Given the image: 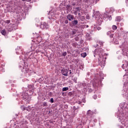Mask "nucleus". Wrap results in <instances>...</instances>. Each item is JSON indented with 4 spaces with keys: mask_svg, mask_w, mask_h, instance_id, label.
I'll return each mask as SVG.
<instances>
[{
    "mask_svg": "<svg viewBox=\"0 0 128 128\" xmlns=\"http://www.w3.org/2000/svg\"><path fill=\"white\" fill-rule=\"evenodd\" d=\"M43 106H48V104L46 103V102H44Z\"/></svg>",
    "mask_w": 128,
    "mask_h": 128,
    "instance_id": "obj_19",
    "label": "nucleus"
},
{
    "mask_svg": "<svg viewBox=\"0 0 128 128\" xmlns=\"http://www.w3.org/2000/svg\"><path fill=\"white\" fill-rule=\"evenodd\" d=\"M81 56L82 58H86V52H83L81 54Z\"/></svg>",
    "mask_w": 128,
    "mask_h": 128,
    "instance_id": "obj_11",
    "label": "nucleus"
},
{
    "mask_svg": "<svg viewBox=\"0 0 128 128\" xmlns=\"http://www.w3.org/2000/svg\"><path fill=\"white\" fill-rule=\"evenodd\" d=\"M86 38H87V40H90L91 37H90V34H86Z\"/></svg>",
    "mask_w": 128,
    "mask_h": 128,
    "instance_id": "obj_10",
    "label": "nucleus"
},
{
    "mask_svg": "<svg viewBox=\"0 0 128 128\" xmlns=\"http://www.w3.org/2000/svg\"><path fill=\"white\" fill-rule=\"evenodd\" d=\"M90 120H92V119H90Z\"/></svg>",
    "mask_w": 128,
    "mask_h": 128,
    "instance_id": "obj_52",
    "label": "nucleus"
},
{
    "mask_svg": "<svg viewBox=\"0 0 128 128\" xmlns=\"http://www.w3.org/2000/svg\"><path fill=\"white\" fill-rule=\"evenodd\" d=\"M86 18H84V16H80V20L82 22L84 20V19Z\"/></svg>",
    "mask_w": 128,
    "mask_h": 128,
    "instance_id": "obj_13",
    "label": "nucleus"
},
{
    "mask_svg": "<svg viewBox=\"0 0 128 128\" xmlns=\"http://www.w3.org/2000/svg\"><path fill=\"white\" fill-rule=\"evenodd\" d=\"M86 18H87V20H89V19H90V17L87 16H86Z\"/></svg>",
    "mask_w": 128,
    "mask_h": 128,
    "instance_id": "obj_38",
    "label": "nucleus"
},
{
    "mask_svg": "<svg viewBox=\"0 0 128 128\" xmlns=\"http://www.w3.org/2000/svg\"><path fill=\"white\" fill-rule=\"evenodd\" d=\"M38 40H38V42H42V37L38 36Z\"/></svg>",
    "mask_w": 128,
    "mask_h": 128,
    "instance_id": "obj_14",
    "label": "nucleus"
},
{
    "mask_svg": "<svg viewBox=\"0 0 128 128\" xmlns=\"http://www.w3.org/2000/svg\"><path fill=\"white\" fill-rule=\"evenodd\" d=\"M62 92H66V90H68V87H64L62 89Z\"/></svg>",
    "mask_w": 128,
    "mask_h": 128,
    "instance_id": "obj_12",
    "label": "nucleus"
},
{
    "mask_svg": "<svg viewBox=\"0 0 128 128\" xmlns=\"http://www.w3.org/2000/svg\"><path fill=\"white\" fill-rule=\"evenodd\" d=\"M38 82L40 84H42V78H40L38 79Z\"/></svg>",
    "mask_w": 128,
    "mask_h": 128,
    "instance_id": "obj_18",
    "label": "nucleus"
},
{
    "mask_svg": "<svg viewBox=\"0 0 128 128\" xmlns=\"http://www.w3.org/2000/svg\"><path fill=\"white\" fill-rule=\"evenodd\" d=\"M78 11H75L74 12V14H75L76 16V14H78Z\"/></svg>",
    "mask_w": 128,
    "mask_h": 128,
    "instance_id": "obj_29",
    "label": "nucleus"
},
{
    "mask_svg": "<svg viewBox=\"0 0 128 128\" xmlns=\"http://www.w3.org/2000/svg\"><path fill=\"white\" fill-rule=\"evenodd\" d=\"M82 102H83L85 103V102H86V100H82Z\"/></svg>",
    "mask_w": 128,
    "mask_h": 128,
    "instance_id": "obj_37",
    "label": "nucleus"
},
{
    "mask_svg": "<svg viewBox=\"0 0 128 128\" xmlns=\"http://www.w3.org/2000/svg\"><path fill=\"white\" fill-rule=\"evenodd\" d=\"M26 110H28V109H26Z\"/></svg>",
    "mask_w": 128,
    "mask_h": 128,
    "instance_id": "obj_50",
    "label": "nucleus"
},
{
    "mask_svg": "<svg viewBox=\"0 0 128 128\" xmlns=\"http://www.w3.org/2000/svg\"><path fill=\"white\" fill-rule=\"evenodd\" d=\"M67 18L68 20H73L74 18V15H72L70 14H68L67 16Z\"/></svg>",
    "mask_w": 128,
    "mask_h": 128,
    "instance_id": "obj_5",
    "label": "nucleus"
},
{
    "mask_svg": "<svg viewBox=\"0 0 128 128\" xmlns=\"http://www.w3.org/2000/svg\"><path fill=\"white\" fill-rule=\"evenodd\" d=\"M110 34H111L110 31H108V32H107L108 36H110Z\"/></svg>",
    "mask_w": 128,
    "mask_h": 128,
    "instance_id": "obj_31",
    "label": "nucleus"
},
{
    "mask_svg": "<svg viewBox=\"0 0 128 128\" xmlns=\"http://www.w3.org/2000/svg\"><path fill=\"white\" fill-rule=\"evenodd\" d=\"M8 31H9V32H12V30H8Z\"/></svg>",
    "mask_w": 128,
    "mask_h": 128,
    "instance_id": "obj_48",
    "label": "nucleus"
},
{
    "mask_svg": "<svg viewBox=\"0 0 128 128\" xmlns=\"http://www.w3.org/2000/svg\"><path fill=\"white\" fill-rule=\"evenodd\" d=\"M78 104H82V106H84V104H82V102H81L80 101L78 102Z\"/></svg>",
    "mask_w": 128,
    "mask_h": 128,
    "instance_id": "obj_24",
    "label": "nucleus"
},
{
    "mask_svg": "<svg viewBox=\"0 0 128 128\" xmlns=\"http://www.w3.org/2000/svg\"><path fill=\"white\" fill-rule=\"evenodd\" d=\"M88 26L86 25V28H88Z\"/></svg>",
    "mask_w": 128,
    "mask_h": 128,
    "instance_id": "obj_47",
    "label": "nucleus"
},
{
    "mask_svg": "<svg viewBox=\"0 0 128 128\" xmlns=\"http://www.w3.org/2000/svg\"><path fill=\"white\" fill-rule=\"evenodd\" d=\"M98 14H100V12H97Z\"/></svg>",
    "mask_w": 128,
    "mask_h": 128,
    "instance_id": "obj_44",
    "label": "nucleus"
},
{
    "mask_svg": "<svg viewBox=\"0 0 128 128\" xmlns=\"http://www.w3.org/2000/svg\"><path fill=\"white\" fill-rule=\"evenodd\" d=\"M110 38H114V34H110Z\"/></svg>",
    "mask_w": 128,
    "mask_h": 128,
    "instance_id": "obj_28",
    "label": "nucleus"
},
{
    "mask_svg": "<svg viewBox=\"0 0 128 128\" xmlns=\"http://www.w3.org/2000/svg\"><path fill=\"white\" fill-rule=\"evenodd\" d=\"M52 18V16H51V17H50V16H49V19H50H50Z\"/></svg>",
    "mask_w": 128,
    "mask_h": 128,
    "instance_id": "obj_39",
    "label": "nucleus"
},
{
    "mask_svg": "<svg viewBox=\"0 0 128 128\" xmlns=\"http://www.w3.org/2000/svg\"><path fill=\"white\" fill-rule=\"evenodd\" d=\"M5 24H10V20H6L4 21Z\"/></svg>",
    "mask_w": 128,
    "mask_h": 128,
    "instance_id": "obj_16",
    "label": "nucleus"
},
{
    "mask_svg": "<svg viewBox=\"0 0 128 128\" xmlns=\"http://www.w3.org/2000/svg\"><path fill=\"white\" fill-rule=\"evenodd\" d=\"M1 34L3 36H6V30H4V29L1 31Z\"/></svg>",
    "mask_w": 128,
    "mask_h": 128,
    "instance_id": "obj_8",
    "label": "nucleus"
},
{
    "mask_svg": "<svg viewBox=\"0 0 128 128\" xmlns=\"http://www.w3.org/2000/svg\"><path fill=\"white\" fill-rule=\"evenodd\" d=\"M110 10L112 12H114L115 10L113 8H110Z\"/></svg>",
    "mask_w": 128,
    "mask_h": 128,
    "instance_id": "obj_20",
    "label": "nucleus"
},
{
    "mask_svg": "<svg viewBox=\"0 0 128 128\" xmlns=\"http://www.w3.org/2000/svg\"><path fill=\"white\" fill-rule=\"evenodd\" d=\"M73 110H76V106H73Z\"/></svg>",
    "mask_w": 128,
    "mask_h": 128,
    "instance_id": "obj_33",
    "label": "nucleus"
},
{
    "mask_svg": "<svg viewBox=\"0 0 128 128\" xmlns=\"http://www.w3.org/2000/svg\"><path fill=\"white\" fill-rule=\"evenodd\" d=\"M28 88L32 92L34 90V85H28Z\"/></svg>",
    "mask_w": 128,
    "mask_h": 128,
    "instance_id": "obj_6",
    "label": "nucleus"
},
{
    "mask_svg": "<svg viewBox=\"0 0 128 128\" xmlns=\"http://www.w3.org/2000/svg\"><path fill=\"white\" fill-rule=\"evenodd\" d=\"M108 20H112V16H108Z\"/></svg>",
    "mask_w": 128,
    "mask_h": 128,
    "instance_id": "obj_30",
    "label": "nucleus"
},
{
    "mask_svg": "<svg viewBox=\"0 0 128 128\" xmlns=\"http://www.w3.org/2000/svg\"><path fill=\"white\" fill-rule=\"evenodd\" d=\"M70 72L69 74H72V70H70Z\"/></svg>",
    "mask_w": 128,
    "mask_h": 128,
    "instance_id": "obj_43",
    "label": "nucleus"
},
{
    "mask_svg": "<svg viewBox=\"0 0 128 128\" xmlns=\"http://www.w3.org/2000/svg\"><path fill=\"white\" fill-rule=\"evenodd\" d=\"M122 20V17L120 16H118L116 17V22H120Z\"/></svg>",
    "mask_w": 128,
    "mask_h": 128,
    "instance_id": "obj_7",
    "label": "nucleus"
},
{
    "mask_svg": "<svg viewBox=\"0 0 128 128\" xmlns=\"http://www.w3.org/2000/svg\"><path fill=\"white\" fill-rule=\"evenodd\" d=\"M62 56H66V52H64L62 53Z\"/></svg>",
    "mask_w": 128,
    "mask_h": 128,
    "instance_id": "obj_17",
    "label": "nucleus"
},
{
    "mask_svg": "<svg viewBox=\"0 0 128 128\" xmlns=\"http://www.w3.org/2000/svg\"><path fill=\"white\" fill-rule=\"evenodd\" d=\"M72 34H76V32L72 31Z\"/></svg>",
    "mask_w": 128,
    "mask_h": 128,
    "instance_id": "obj_35",
    "label": "nucleus"
},
{
    "mask_svg": "<svg viewBox=\"0 0 128 128\" xmlns=\"http://www.w3.org/2000/svg\"><path fill=\"white\" fill-rule=\"evenodd\" d=\"M50 102H51L52 104H53L54 102V98H51L50 100Z\"/></svg>",
    "mask_w": 128,
    "mask_h": 128,
    "instance_id": "obj_23",
    "label": "nucleus"
},
{
    "mask_svg": "<svg viewBox=\"0 0 128 128\" xmlns=\"http://www.w3.org/2000/svg\"><path fill=\"white\" fill-rule=\"evenodd\" d=\"M78 20H74L72 21V24H74V26H76V24H78Z\"/></svg>",
    "mask_w": 128,
    "mask_h": 128,
    "instance_id": "obj_9",
    "label": "nucleus"
},
{
    "mask_svg": "<svg viewBox=\"0 0 128 128\" xmlns=\"http://www.w3.org/2000/svg\"><path fill=\"white\" fill-rule=\"evenodd\" d=\"M98 44H97L96 46H94L95 48H98Z\"/></svg>",
    "mask_w": 128,
    "mask_h": 128,
    "instance_id": "obj_41",
    "label": "nucleus"
},
{
    "mask_svg": "<svg viewBox=\"0 0 128 128\" xmlns=\"http://www.w3.org/2000/svg\"><path fill=\"white\" fill-rule=\"evenodd\" d=\"M80 13H78V16H80Z\"/></svg>",
    "mask_w": 128,
    "mask_h": 128,
    "instance_id": "obj_46",
    "label": "nucleus"
},
{
    "mask_svg": "<svg viewBox=\"0 0 128 128\" xmlns=\"http://www.w3.org/2000/svg\"><path fill=\"white\" fill-rule=\"evenodd\" d=\"M74 82L76 84V83L78 82V81L76 80V78H74Z\"/></svg>",
    "mask_w": 128,
    "mask_h": 128,
    "instance_id": "obj_25",
    "label": "nucleus"
},
{
    "mask_svg": "<svg viewBox=\"0 0 128 128\" xmlns=\"http://www.w3.org/2000/svg\"><path fill=\"white\" fill-rule=\"evenodd\" d=\"M112 30H116V28H118V27H116V25H114V26H112Z\"/></svg>",
    "mask_w": 128,
    "mask_h": 128,
    "instance_id": "obj_15",
    "label": "nucleus"
},
{
    "mask_svg": "<svg viewBox=\"0 0 128 128\" xmlns=\"http://www.w3.org/2000/svg\"><path fill=\"white\" fill-rule=\"evenodd\" d=\"M100 20H102V18ZM100 22H102V20H100Z\"/></svg>",
    "mask_w": 128,
    "mask_h": 128,
    "instance_id": "obj_51",
    "label": "nucleus"
},
{
    "mask_svg": "<svg viewBox=\"0 0 128 128\" xmlns=\"http://www.w3.org/2000/svg\"><path fill=\"white\" fill-rule=\"evenodd\" d=\"M93 98H94V100H96V95H94Z\"/></svg>",
    "mask_w": 128,
    "mask_h": 128,
    "instance_id": "obj_36",
    "label": "nucleus"
},
{
    "mask_svg": "<svg viewBox=\"0 0 128 128\" xmlns=\"http://www.w3.org/2000/svg\"><path fill=\"white\" fill-rule=\"evenodd\" d=\"M64 22H65V24H68V20H66L65 21H64Z\"/></svg>",
    "mask_w": 128,
    "mask_h": 128,
    "instance_id": "obj_32",
    "label": "nucleus"
},
{
    "mask_svg": "<svg viewBox=\"0 0 128 128\" xmlns=\"http://www.w3.org/2000/svg\"><path fill=\"white\" fill-rule=\"evenodd\" d=\"M50 14V12L48 13V14Z\"/></svg>",
    "mask_w": 128,
    "mask_h": 128,
    "instance_id": "obj_49",
    "label": "nucleus"
},
{
    "mask_svg": "<svg viewBox=\"0 0 128 128\" xmlns=\"http://www.w3.org/2000/svg\"><path fill=\"white\" fill-rule=\"evenodd\" d=\"M40 27L41 28H42V29H44V30H46V29H48L50 28L46 22H44L43 24H42L40 25Z\"/></svg>",
    "mask_w": 128,
    "mask_h": 128,
    "instance_id": "obj_3",
    "label": "nucleus"
},
{
    "mask_svg": "<svg viewBox=\"0 0 128 128\" xmlns=\"http://www.w3.org/2000/svg\"><path fill=\"white\" fill-rule=\"evenodd\" d=\"M97 30H102V28H100V26H98L97 28Z\"/></svg>",
    "mask_w": 128,
    "mask_h": 128,
    "instance_id": "obj_26",
    "label": "nucleus"
},
{
    "mask_svg": "<svg viewBox=\"0 0 128 128\" xmlns=\"http://www.w3.org/2000/svg\"><path fill=\"white\" fill-rule=\"evenodd\" d=\"M94 30H96V26H94Z\"/></svg>",
    "mask_w": 128,
    "mask_h": 128,
    "instance_id": "obj_34",
    "label": "nucleus"
},
{
    "mask_svg": "<svg viewBox=\"0 0 128 128\" xmlns=\"http://www.w3.org/2000/svg\"><path fill=\"white\" fill-rule=\"evenodd\" d=\"M26 0V2H30V0Z\"/></svg>",
    "mask_w": 128,
    "mask_h": 128,
    "instance_id": "obj_40",
    "label": "nucleus"
},
{
    "mask_svg": "<svg viewBox=\"0 0 128 128\" xmlns=\"http://www.w3.org/2000/svg\"><path fill=\"white\" fill-rule=\"evenodd\" d=\"M92 114H94V112H92L90 110H88L86 112V116L88 118H92Z\"/></svg>",
    "mask_w": 128,
    "mask_h": 128,
    "instance_id": "obj_4",
    "label": "nucleus"
},
{
    "mask_svg": "<svg viewBox=\"0 0 128 128\" xmlns=\"http://www.w3.org/2000/svg\"><path fill=\"white\" fill-rule=\"evenodd\" d=\"M122 68H123V70H124V64H122Z\"/></svg>",
    "mask_w": 128,
    "mask_h": 128,
    "instance_id": "obj_42",
    "label": "nucleus"
},
{
    "mask_svg": "<svg viewBox=\"0 0 128 128\" xmlns=\"http://www.w3.org/2000/svg\"><path fill=\"white\" fill-rule=\"evenodd\" d=\"M98 44H100V46H102L104 45V43L102 41L99 42Z\"/></svg>",
    "mask_w": 128,
    "mask_h": 128,
    "instance_id": "obj_21",
    "label": "nucleus"
},
{
    "mask_svg": "<svg viewBox=\"0 0 128 128\" xmlns=\"http://www.w3.org/2000/svg\"><path fill=\"white\" fill-rule=\"evenodd\" d=\"M21 110H26V108H24V106H22Z\"/></svg>",
    "mask_w": 128,
    "mask_h": 128,
    "instance_id": "obj_22",
    "label": "nucleus"
},
{
    "mask_svg": "<svg viewBox=\"0 0 128 128\" xmlns=\"http://www.w3.org/2000/svg\"><path fill=\"white\" fill-rule=\"evenodd\" d=\"M22 2H26V0H22Z\"/></svg>",
    "mask_w": 128,
    "mask_h": 128,
    "instance_id": "obj_45",
    "label": "nucleus"
},
{
    "mask_svg": "<svg viewBox=\"0 0 128 128\" xmlns=\"http://www.w3.org/2000/svg\"><path fill=\"white\" fill-rule=\"evenodd\" d=\"M75 8H76V12H78V10H80V8H78V7H77Z\"/></svg>",
    "mask_w": 128,
    "mask_h": 128,
    "instance_id": "obj_27",
    "label": "nucleus"
},
{
    "mask_svg": "<svg viewBox=\"0 0 128 128\" xmlns=\"http://www.w3.org/2000/svg\"><path fill=\"white\" fill-rule=\"evenodd\" d=\"M103 51L104 50H102V48L96 49L94 50V56H96V55L99 56L100 58H98V62L100 64L104 66V64H106V58H104L102 56Z\"/></svg>",
    "mask_w": 128,
    "mask_h": 128,
    "instance_id": "obj_1",
    "label": "nucleus"
},
{
    "mask_svg": "<svg viewBox=\"0 0 128 128\" xmlns=\"http://www.w3.org/2000/svg\"><path fill=\"white\" fill-rule=\"evenodd\" d=\"M61 72L63 76H68V69L63 68L61 70Z\"/></svg>",
    "mask_w": 128,
    "mask_h": 128,
    "instance_id": "obj_2",
    "label": "nucleus"
}]
</instances>
